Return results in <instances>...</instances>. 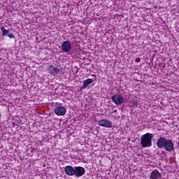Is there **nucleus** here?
Here are the masks:
<instances>
[{
    "label": "nucleus",
    "instance_id": "nucleus-10",
    "mask_svg": "<svg viewBox=\"0 0 179 179\" xmlns=\"http://www.w3.org/2000/svg\"><path fill=\"white\" fill-rule=\"evenodd\" d=\"M167 141H169V139L164 137H160L159 138H158V140L157 141V148H159V149H163V147L164 146Z\"/></svg>",
    "mask_w": 179,
    "mask_h": 179
},
{
    "label": "nucleus",
    "instance_id": "nucleus-2",
    "mask_svg": "<svg viewBox=\"0 0 179 179\" xmlns=\"http://www.w3.org/2000/svg\"><path fill=\"white\" fill-rule=\"evenodd\" d=\"M112 101L116 106H121L124 103V97L120 94H115L112 97Z\"/></svg>",
    "mask_w": 179,
    "mask_h": 179
},
{
    "label": "nucleus",
    "instance_id": "nucleus-14",
    "mask_svg": "<svg viewBox=\"0 0 179 179\" xmlns=\"http://www.w3.org/2000/svg\"><path fill=\"white\" fill-rule=\"evenodd\" d=\"M7 36L9 38H15V36L13 35L12 33H9Z\"/></svg>",
    "mask_w": 179,
    "mask_h": 179
},
{
    "label": "nucleus",
    "instance_id": "nucleus-3",
    "mask_svg": "<svg viewBox=\"0 0 179 179\" xmlns=\"http://www.w3.org/2000/svg\"><path fill=\"white\" fill-rule=\"evenodd\" d=\"M74 173V176L79 178V177H83V176H85L86 169H85L83 166H76Z\"/></svg>",
    "mask_w": 179,
    "mask_h": 179
},
{
    "label": "nucleus",
    "instance_id": "nucleus-9",
    "mask_svg": "<svg viewBox=\"0 0 179 179\" xmlns=\"http://www.w3.org/2000/svg\"><path fill=\"white\" fill-rule=\"evenodd\" d=\"M150 179H163V178H162V173L159 170L154 169L150 175Z\"/></svg>",
    "mask_w": 179,
    "mask_h": 179
},
{
    "label": "nucleus",
    "instance_id": "nucleus-6",
    "mask_svg": "<svg viewBox=\"0 0 179 179\" xmlns=\"http://www.w3.org/2000/svg\"><path fill=\"white\" fill-rule=\"evenodd\" d=\"M163 148L166 150V152H173L174 150V144L173 141L170 139H168L166 143H165Z\"/></svg>",
    "mask_w": 179,
    "mask_h": 179
},
{
    "label": "nucleus",
    "instance_id": "nucleus-12",
    "mask_svg": "<svg viewBox=\"0 0 179 179\" xmlns=\"http://www.w3.org/2000/svg\"><path fill=\"white\" fill-rule=\"evenodd\" d=\"M93 82H94V80L93 78H88L87 80H85L83 82V85L80 88V90H82V89H86V87H87L90 83H93Z\"/></svg>",
    "mask_w": 179,
    "mask_h": 179
},
{
    "label": "nucleus",
    "instance_id": "nucleus-16",
    "mask_svg": "<svg viewBox=\"0 0 179 179\" xmlns=\"http://www.w3.org/2000/svg\"><path fill=\"white\" fill-rule=\"evenodd\" d=\"M92 76H94V78H95V80H96V75L95 74H92Z\"/></svg>",
    "mask_w": 179,
    "mask_h": 179
},
{
    "label": "nucleus",
    "instance_id": "nucleus-5",
    "mask_svg": "<svg viewBox=\"0 0 179 179\" xmlns=\"http://www.w3.org/2000/svg\"><path fill=\"white\" fill-rule=\"evenodd\" d=\"M47 69L48 71V73L52 76H57L60 72V69L59 68H57L52 65L48 66Z\"/></svg>",
    "mask_w": 179,
    "mask_h": 179
},
{
    "label": "nucleus",
    "instance_id": "nucleus-15",
    "mask_svg": "<svg viewBox=\"0 0 179 179\" xmlns=\"http://www.w3.org/2000/svg\"><path fill=\"white\" fill-rule=\"evenodd\" d=\"M136 62H141V58L137 57V58L136 59Z\"/></svg>",
    "mask_w": 179,
    "mask_h": 179
},
{
    "label": "nucleus",
    "instance_id": "nucleus-4",
    "mask_svg": "<svg viewBox=\"0 0 179 179\" xmlns=\"http://www.w3.org/2000/svg\"><path fill=\"white\" fill-rule=\"evenodd\" d=\"M99 127H104L105 128H111L113 122L107 119H102L98 122Z\"/></svg>",
    "mask_w": 179,
    "mask_h": 179
},
{
    "label": "nucleus",
    "instance_id": "nucleus-11",
    "mask_svg": "<svg viewBox=\"0 0 179 179\" xmlns=\"http://www.w3.org/2000/svg\"><path fill=\"white\" fill-rule=\"evenodd\" d=\"M64 173L67 176H75V168H73L71 166H66L64 168Z\"/></svg>",
    "mask_w": 179,
    "mask_h": 179
},
{
    "label": "nucleus",
    "instance_id": "nucleus-17",
    "mask_svg": "<svg viewBox=\"0 0 179 179\" xmlns=\"http://www.w3.org/2000/svg\"><path fill=\"white\" fill-rule=\"evenodd\" d=\"M0 117H1V113H0Z\"/></svg>",
    "mask_w": 179,
    "mask_h": 179
},
{
    "label": "nucleus",
    "instance_id": "nucleus-7",
    "mask_svg": "<svg viewBox=\"0 0 179 179\" xmlns=\"http://www.w3.org/2000/svg\"><path fill=\"white\" fill-rule=\"evenodd\" d=\"M71 48H72V45L69 41H65L62 44V50L63 52H69V51H71Z\"/></svg>",
    "mask_w": 179,
    "mask_h": 179
},
{
    "label": "nucleus",
    "instance_id": "nucleus-8",
    "mask_svg": "<svg viewBox=\"0 0 179 179\" xmlns=\"http://www.w3.org/2000/svg\"><path fill=\"white\" fill-rule=\"evenodd\" d=\"M56 115L62 116L66 114V108L64 106H57L55 108Z\"/></svg>",
    "mask_w": 179,
    "mask_h": 179
},
{
    "label": "nucleus",
    "instance_id": "nucleus-1",
    "mask_svg": "<svg viewBox=\"0 0 179 179\" xmlns=\"http://www.w3.org/2000/svg\"><path fill=\"white\" fill-rule=\"evenodd\" d=\"M153 139V134L146 133L141 138V145L143 148H150L152 146V140Z\"/></svg>",
    "mask_w": 179,
    "mask_h": 179
},
{
    "label": "nucleus",
    "instance_id": "nucleus-13",
    "mask_svg": "<svg viewBox=\"0 0 179 179\" xmlns=\"http://www.w3.org/2000/svg\"><path fill=\"white\" fill-rule=\"evenodd\" d=\"M1 30L2 31V36H8L9 34V30L6 29L5 27L3 26H2L1 27Z\"/></svg>",
    "mask_w": 179,
    "mask_h": 179
}]
</instances>
